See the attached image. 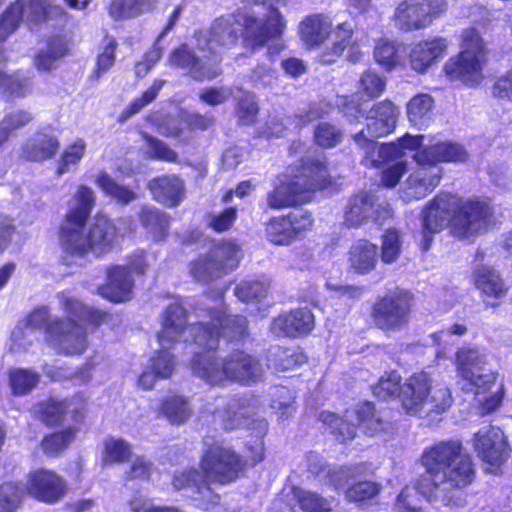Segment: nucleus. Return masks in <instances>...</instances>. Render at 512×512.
Segmentation results:
<instances>
[{"label":"nucleus","instance_id":"nucleus-34","mask_svg":"<svg viewBox=\"0 0 512 512\" xmlns=\"http://www.w3.org/2000/svg\"><path fill=\"white\" fill-rule=\"evenodd\" d=\"M147 188L156 202L168 208L177 207L185 197L184 181L175 174L154 177Z\"/></svg>","mask_w":512,"mask_h":512},{"label":"nucleus","instance_id":"nucleus-33","mask_svg":"<svg viewBox=\"0 0 512 512\" xmlns=\"http://www.w3.org/2000/svg\"><path fill=\"white\" fill-rule=\"evenodd\" d=\"M379 249L368 239L355 240L346 253L347 269L356 275H367L377 267Z\"/></svg>","mask_w":512,"mask_h":512},{"label":"nucleus","instance_id":"nucleus-45","mask_svg":"<svg viewBox=\"0 0 512 512\" xmlns=\"http://www.w3.org/2000/svg\"><path fill=\"white\" fill-rule=\"evenodd\" d=\"M292 494L303 512H332L333 498H326L316 491L294 486Z\"/></svg>","mask_w":512,"mask_h":512},{"label":"nucleus","instance_id":"nucleus-22","mask_svg":"<svg viewBox=\"0 0 512 512\" xmlns=\"http://www.w3.org/2000/svg\"><path fill=\"white\" fill-rule=\"evenodd\" d=\"M315 326V317L307 307H298L280 313L273 318L271 330L289 338H299L309 335Z\"/></svg>","mask_w":512,"mask_h":512},{"label":"nucleus","instance_id":"nucleus-6","mask_svg":"<svg viewBox=\"0 0 512 512\" xmlns=\"http://www.w3.org/2000/svg\"><path fill=\"white\" fill-rule=\"evenodd\" d=\"M287 28V22L276 7L271 6L263 18L253 10L241 7L229 15L226 26L218 39L219 46L233 48L241 41L242 46L254 53L280 40Z\"/></svg>","mask_w":512,"mask_h":512},{"label":"nucleus","instance_id":"nucleus-26","mask_svg":"<svg viewBox=\"0 0 512 512\" xmlns=\"http://www.w3.org/2000/svg\"><path fill=\"white\" fill-rule=\"evenodd\" d=\"M400 115L399 107L386 98L375 102L368 111L366 132L372 138H382L394 132Z\"/></svg>","mask_w":512,"mask_h":512},{"label":"nucleus","instance_id":"nucleus-21","mask_svg":"<svg viewBox=\"0 0 512 512\" xmlns=\"http://www.w3.org/2000/svg\"><path fill=\"white\" fill-rule=\"evenodd\" d=\"M189 312L180 303L173 302L166 306L162 313L161 327L157 333V340L161 345H173L179 342L184 333L189 330L191 339L189 342L194 343L193 324L188 323Z\"/></svg>","mask_w":512,"mask_h":512},{"label":"nucleus","instance_id":"nucleus-54","mask_svg":"<svg viewBox=\"0 0 512 512\" xmlns=\"http://www.w3.org/2000/svg\"><path fill=\"white\" fill-rule=\"evenodd\" d=\"M21 9V0H13L0 13V43L6 41L21 26Z\"/></svg>","mask_w":512,"mask_h":512},{"label":"nucleus","instance_id":"nucleus-32","mask_svg":"<svg viewBox=\"0 0 512 512\" xmlns=\"http://www.w3.org/2000/svg\"><path fill=\"white\" fill-rule=\"evenodd\" d=\"M376 198L366 190L352 194L343 209V225L358 229L365 225L375 212Z\"/></svg>","mask_w":512,"mask_h":512},{"label":"nucleus","instance_id":"nucleus-36","mask_svg":"<svg viewBox=\"0 0 512 512\" xmlns=\"http://www.w3.org/2000/svg\"><path fill=\"white\" fill-rule=\"evenodd\" d=\"M387 79L378 71L373 69H365L359 76L357 88L353 95L348 96L350 103L354 102L357 97L356 110L362 111L361 102H371L380 98L386 91Z\"/></svg>","mask_w":512,"mask_h":512},{"label":"nucleus","instance_id":"nucleus-62","mask_svg":"<svg viewBox=\"0 0 512 512\" xmlns=\"http://www.w3.org/2000/svg\"><path fill=\"white\" fill-rule=\"evenodd\" d=\"M118 43L115 38H110L102 48V51L97 55L95 61L94 73L100 76L106 73L114 65L116 61V50Z\"/></svg>","mask_w":512,"mask_h":512},{"label":"nucleus","instance_id":"nucleus-27","mask_svg":"<svg viewBox=\"0 0 512 512\" xmlns=\"http://www.w3.org/2000/svg\"><path fill=\"white\" fill-rule=\"evenodd\" d=\"M295 178L300 181L302 188L307 190L309 201L314 192L328 189L335 183L329 173L328 162L314 158L301 160Z\"/></svg>","mask_w":512,"mask_h":512},{"label":"nucleus","instance_id":"nucleus-5","mask_svg":"<svg viewBox=\"0 0 512 512\" xmlns=\"http://www.w3.org/2000/svg\"><path fill=\"white\" fill-rule=\"evenodd\" d=\"M66 318L51 319L45 307L33 310L28 324L44 328L46 342L65 356L82 355L88 348L87 331L93 332L112 321V314L106 310L88 306L75 298L63 302Z\"/></svg>","mask_w":512,"mask_h":512},{"label":"nucleus","instance_id":"nucleus-47","mask_svg":"<svg viewBox=\"0 0 512 512\" xmlns=\"http://www.w3.org/2000/svg\"><path fill=\"white\" fill-rule=\"evenodd\" d=\"M434 108V99L427 93L413 96L406 105V114L409 122L414 126H422L429 119Z\"/></svg>","mask_w":512,"mask_h":512},{"label":"nucleus","instance_id":"nucleus-58","mask_svg":"<svg viewBox=\"0 0 512 512\" xmlns=\"http://www.w3.org/2000/svg\"><path fill=\"white\" fill-rule=\"evenodd\" d=\"M238 219V208L227 206L216 213L207 216L206 226L214 233L222 234L230 231Z\"/></svg>","mask_w":512,"mask_h":512},{"label":"nucleus","instance_id":"nucleus-3","mask_svg":"<svg viewBox=\"0 0 512 512\" xmlns=\"http://www.w3.org/2000/svg\"><path fill=\"white\" fill-rule=\"evenodd\" d=\"M95 204L93 190L80 185L57 231L61 258L66 265L85 259L89 254L103 258L117 246L122 236L115 220L105 213L97 212L88 224Z\"/></svg>","mask_w":512,"mask_h":512},{"label":"nucleus","instance_id":"nucleus-31","mask_svg":"<svg viewBox=\"0 0 512 512\" xmlns=\"http://www.w3.org/2000/svg\"><path fill=\"white\" fill-rule=\"evenodd\" d=\"M468 158L469 154L462 144L452 141H440L427 145L414 157V161L438 167V163H464Z\"/></svg>","mask_w":512,"mask_h":512},{"label":"nucleus","instance_id":"nucleus-51","mask_svg":"<svg viewBox=\"0 0 512 512\" xmlns=\"http://www.w3.org/2000/svg\"><path fill=\"white\" fill-rule=\"evenodd\" d=\"M382 490V485L373 480H359L353 482L345 490L347 501L363 505L377 498Z\"/></svg>","mask_w":512,"mask_h":512},{"label":"nucleus","instance_id":"nucleus-2","mask_svg":"<svg viewBox=\"0 0 512 512\" xmlns=\"http://www.w3.org/2000/svg\"><path fill=\"white\" fill-rule=\"evenodd\" d=\"M418 461L424 472L416 478L414 488L421 496L449 507L466 504L465 490L476 479V466L462 440L435 441L422 450Z\"/></svg>","mask_w":512,"mask_h":512},{"label":"nucleus","instance_id":"nucleus-17","mask_svg":"<svg viewBox=\"0 0 512 512\" xmlns=\"http://www.w3.org/2000/svg\"><path fill=\"white\" fill-rule=\"evenodd\" d=\"M473 449L478 458L490 470H499L510 458L512 449L504 431L495 425H488L476 431L472 438Z\"/></svg>","mask_w":512,"mask_h":512},{"label":"nucleus","instance_id":"nucleus-4","mask_svg":"<svg viewBox=\"0 0 512 512\" xmlns=\"http://www.w3.org/2000/svg\"><path fill=\"white\" fill-rule=\"evenodd\" d=\"M493 223L494 208L489 198L440 191L423 209L419 246L421 251H428L435 234L445 228L454 238L467 240L487 232Z\"/></svg>","mask_w":512,"mask_h":512},{"label":"nucleus","instance_id":"nucleus-55","mask_svg":"<svg viewBox=\"0 0 512 512\" xmlns=\"http://www.w3.org/2000/svg\"><path fill=\"white\" fill-rule=\"evenodd\" d=\"M343 137L342 129L328 121L319 122L313 131V141L322 149L337 147L342 143Z\"/></svg>","mask_w":512,"mask_h":512},{"label":"nucleus","instance_id":"nucleus-42","mask_svg":"<svg viewBox=\"0 0 512 512\" xmlns=\"http://www.w3.org/2000/svg\"><path fill=\"white\" fill-rule=\"evenodd\" d=\"M159 413L171 424L182 425L190 418L191 409L186 397L171 395L161 400Z\"/></svg>","mask_w":512,"mask_h":512},{"label":"nucleus","instance_id":"nucleus-52","mask_svg":"<svg viewBox=\"0 0 512 512\" xmlns=\"http://www.w3.org/2000/svg\"><path fill=\"white\" fill-rule=\"evenodd\" d=\"M357 425L363 427L365 432L374 435L384 429L383 421L378 416L375 404L371 401H362L353 409Z\"/></svg>","mask_w":512,"mask_h":512},{"label":"nucleus","instance_id":"nucleus-39","mask_svg":"<svg viewBox=\"0 0 512 512\" xmlns=\"http://www.w3.org/2000/svg\"><path fill=\"white\" fill-rule=\"evenodd\" d=\"M403 44L385 37L379 38L373 49L374 61L385 72H392L403 64Z\"/></svg>","mask_w":512,"mask_h":512},{"label":"nucleus","instance_id":"nucleus-48","mask_svg":"<svg viewBox=\"0 0 512 512\" xmlns=\"http://www.w3.org/2000/svg\"><path fill=\"white\" fill-rule=\"evenodd\" d=\"M401 387V375L397 370H390L383 373L378 381L372 385L371 390L378 400L398 399L400 401Z\"/></svg>","mask_w":512,"mask_h":512},{"label":"nucleus","instance_id":"nucleus-37","mask_svg":"<svg viewBox=\"0 0 512 512\" xmlns=\"http://www.w3.org/2000/svg\"><path fill=\"white\" fill-rule=\"evenodd\" d=\"M473 283L481 294L489 298L500 299L508 293L504 278L493 266L481 265L474 269Z\"/></svg>","mask_w":512,"mask_h":512},{"label":"nucleus","instance_id":"nucleus-46","mask_svg":"<svg viewBox=\"0 0 512 512\" xmlns=\"http://www.w3.org/2000/svg\"><path fill=\"white\" fill-rule=\"evenodd\" d=\"M0 89L12 99L25 98L33 90V80L19 72L0 71Z\"/></svg>","mask_w":512,"mask_h":512},{"label":"nucleus","instance_id":"nucleus-44","mask_svg":"<svg viewBox=\"0 0 512 512\" xmlns=\"http://www.w3.org/2000/svg\"><path fill=\"white\" fill-rule=\"evenodd\" d=\"M307 360L308 357L305 351L299 346H277L270 359L273 368L278 372H286L299 368L305 364Z\"/></svg>","mask_w":512,"mask_h":512},{"label":"nucleus","instance_id":"nucleus-14","mask_svg":"<svg viewBox=\"0 0 512 512\" xmlns=\"http://www.w3.org/2000/svg\"><path fill=\"white\" fill-rule=\"evenodd\" d=\"M88 410L87 398L81 393H76L65 398L50 396L37 402L34 406V416L44 426L54 428L62 426L67 415H70L71 425L83 424Z\"/></svg>","mask_w":512,"mask_h":512},{"label":"nucleus","instance_id":"nucleus-60","mask_svg":"<svg viewBox=\"0 0 512 512\" xmlns=\"http://www.w3.org/2000/svg\"><path fill=\"white\" fill-rule=\"evenodd\" d=\"M322 420L324 423L332 425V433L340 443L345 444L355 438L357 431L355 424L329 412L322 413Z\"/></svg>","mask_w":512,"mask_h":512},{"label":"nucleus","instance_id":"nucleus-10","mask_svg":"<svg viewBox=\"0 0 512 512\" xmlns=\"http://www.w3.org/2000/svg\"><path fill=\"white\" fill-rule=\"evenodd\" d=\"M415 307V294L408 288L395 286L376 296L369 317L376 329L385 334L397 333L408 328Z\"/></svg>","mask_w":512,"mask_h":512},{"label":"nucleus","instance_id":"nucleus-61","mask_svg":"<svg viewBox=\"0 0 512 512\" xmlns=\"http://www.w3.org/2000/svg\"><path fill=\"white\" fill-rule=\"evenodd\" d=\"M175 358L165 348L158 349L150 358V369H152L160 379H168L172 376L175 369Z\"/></svg>","mask_w":512,"mask_h":512},{"label":"nucleus","instance_id":"nucleus-38","mask_svg":"<svg viewBox=\"0 0 512 512\" xmlns=\"http://www.w3.org/2000/svg\"><path fill=\"white\" fill-rule=\"evenodd\" d=\"M79 425H68L46 433L40 441L42 452L49 458L61 456L76 439Z\"/></svg>","mask_w":512,"mask_h":512},{"label":"nucleus","instance_id":"nucleus-29","mask_svg":"<svg viewBox=\"0 0 512 512\" xmlns=\"http://www.w3.org/2000/svg\"><path fill=\"white\" fill-rule=\"evenodd\" d=\"M307 190L303 189L298 179L281 180L266 194L269 209L282 210L308 203Z\"/></svg>","mask_w":512,"mask_h":512},{"label":"nucleus","instance_id":"nucleus-25","mask_svg":"<svg viewBox=\"0 0 512 512\" xmlns=\"http://www.w3.org/2000/svg\"><path fill=\"white\" fill-rule=\"evenodd\" d=\"M105 282L98 293L112 303H123L132 298L134 280L124 265L113 264L106 268Z\"/></svg>","mask_w":512,"mask_h":512},{"label":"nucleus","instance_id":"nucleus-8","mask_svg":"<svg viewBox=\"0 0 512 512\" xmlns=\"http://www.w3.org/2000/svg\"><path fill=\"white\" fill-rule=\"evenodd\" d=\"M454 363L457 375L465 381L464 390L473 395L477 414L484 417L497 412L506 397V388L499 380V373H475L474 370L480 368L485 359L472 347L458 348Z\"/></svg>","mask_w":512,"mask_h":512},{"label":"nucleus","instance_id":"nucleus-19","mask_svg":"<svg viewBox=\"0 0 512 512\" xmlns=\"http://www.w3.org/2000/svg\"><path fill=\"white\" fill-rule=\"evenodd\" d=\"M335 40L333 43L323 49L319 54V62L324 65L336 63L347 51V60L353 64L361 61L363 53L360 48V41L354 37L355 30L347 22L338 23L333 28Z\"/></svg>","mask_w":512,"mask_h":512},{"label":"nucleus","instance_id":"nucleus-28","mask_svg":"<svg viewBox=\"0 0 512 512\" xmlns=\"http://www.w3.org/2000/svg\"><path fill=\"white\" fill-rule=\"evenodd\" d=\"M417 167L406 179L405 194L409 200H421L440 184L442 169L430 164L416 163Z\"/></svg>","mask_w":512,"mask_h":512},{"label":"nucleus","instance_id":"nucleus-49","mask_svg":"<svg viewBox=\"0 0 512 512\" xmlns=\"http://www.w3.org/2000/svg\"><path fill=\"white\" fill-rule=\"evenodd\" d=\"M95 183L102 192L121 205H127L136 199V193L128 186L119 184L109 174L102 172L97 175Z\"/></svg>","mask_w":512,"mask_h":512},{"label":"nucleus","instance_id":"nucleus-30","mask_svg":"<svg viewBox=\"0 0 512 512\" xmlns=\"http://www.w3.org/2000/svg\"><path fill=\"white\" fill-rule=\"evenodd\" d=\"M298 36L306 48L321 47L333 32V21L325 13H313L305 16L298 25Z\"/></svg>","mask_w":512,"mask_h":512},{"label":"nucleus","instance_id":"nucleus-1","mask_svg":"<svg viewBox=\"0 0 512 512\" xmlns=\"http://www.w3.org/2000/svg\"><path fill=\"white\" fill-rule=\"evenodd\" d=\"M252 466L264 460L265 449L262 441L249 446ZM249 466V460L224 440L207 437L199 456L198 467L187 466L173 472L171 485L175 491L188 492L191 498L200 504H217L219 494L212 484L226 486L243 477Z\"/></svg>","mask_w":512,"mask_h":512},{"label":"nucleus","instance_id":"nucleus-35","mask_svg":"<svg viewBox=\"0 0 512 512\" xmlns=\"http://www.w3.org/2000/svg\"><path fill=\"white\" fill-rule=\"evenodd\" d=\"M21 4L22 22L25 18L29 25L38 26L50 21L55 25H64L68 20L64 8L49 0H21Z\"/></svg>","mask_w":512,"mask_h":512},{"label":"nucleus","instance_id":"nucleus-11","mask_svg":"<svg viewBox=\"0 0 512 512\" xmlns=\"http://www.w3.org/2000/svg\"><path fill=\"white\" fill-rule=\"evenodd\" d=\"M207 316L208 322H196L192 327L194 344L201 347V351L217 352L221 338L234 343L249 336V322L242 314L229 313L226 307H209Z\"/></svg>","mask_w":512,"mask_h":512},{"label":"nucleus","instance_id":"nucleus-59","mask_svg":"<svg viewBox=\"0 0 512 512\" xmlns=\"http://www.w3.org/2000/svg\"><path fill=\"white\" fill-rule=\"evenodd\" d=\"M143 139L148 147L151 159L167 163H177L179 156L167 143L148 133L143 134Z\"/></svg>","mask_w":512,"mask_h":512},{"label":"nucleus","instance_id":"nucleus-24","mask_svg":"<svg viewBox=\"0 0 512 512\" xmlns=\"http://www.w3.org/2000/svg\"><path fill=\"white\" fill-rule=\"evenodd\" d=\"M448 44L443 36L421 39L414 43L408 54L411 69L418 74L426 73L436 61L444 57Z\"/></svg>","mask_w":512,"mask_h":512},{"label":"nucleus","instance_id":"nucleus-13","mask_svg":"<svg viewBox=\"0 0 512 512\" xmlns=\"http://www.w3.org/2000/svg\"><path fill=\"white\" fill-rule=\"evenodd\" d=\"M240 246L232 239H222L205 254L189 263V274L197 282L209 283L223 277L239 264Z\"/></svg>","mask_w":512,"mask_h":512},{"label":"nucleus","instance_id":"nucleus-41","mask_svg":"<svg viewBox=\"0 0 512 512\" xmlns=\"http://www.w3.org/2000/svg\"><path fill=\"white\" fill-rule=\"evenodd\" d=\"M35 120V115L28 109L17 108L4 114L0 120V148L17 131L30 126Z\"/></svg>","mask_w":512,"mask_h":512},{"label":"nucleus","instance_id":"nucleus-16","mask_svg":"<svg viewBox=\"0 0 512 512\" xmlns=\"http://www.w3.org/2000/svg\"><path fill=\"white\" fill-rule=\"evenodd\" d=\"M447 9L445 0H403L395 9L393 19L404 32H413L429 27Z\"/></svg>","mask_w":512,"mask_h":512},{"label":"nucleus","instance_id":"nucleus-12","mask_svg":"<svg viewBox=\"0 0 512 512\" xmlns=\"http://www.w3.org/2000/svg\"><path fill=\"white\" fill-rule=\"evenodd\" d=\"M488 49L475 27L462 31L460 51L444 64L443 71L450 80H459L474 86L483 79V68L487 63Z\"/></svg>","mask_w":512,"mask_h":512},{"label":"nucleus","instance_id":"nucleus-50","mask_svg":"<svg viewBox=\"0 0 512 512\" xmlns=\"http://www.w3.org/2000/svg\"><path fill=\"white\" fill-rule=\"evenodd\" d=\"M155 0H112L109 14L115 20L137 17L153 8Z\"/></svg>","mask_w":512,"mask_h":512},{"label":"nucleus","instance_id":"nucleus-40","mask_svg":"<svg viewBox=\"0 0 512 512\" xmlns=\"http://www.w3.org/2000/svg\"><path fill=\"white\" fill-rule=\"evenodd\" d=\"M138 219L154 241H164L169 235L171 217L164 211L144 205L140 208Z\"/></svg>","mask_w":512,"mask_h":512},{"label":"nucleus","instance_id":"nucleus-64","mask_svg":"<svg viewBox=\"0 0 512 512\" xmlns=\"http://www.w3.org/2000/svg\"><path fill=\"white\" fill-rule=\"evenodd\" d=\"M128 506L131 512H185L177 506L148 504L142 497L130 499Z\"/></svg>","mask_w":512,"mask_h":512},{"label":"nucleus","instance_id":"nucleus-53","mask_svg":"<svg viewBox=\"0 0 512 512\" xmlns=\"http://www.w3.org/2000/svg\"><path fill=\"white\" fill-rule=\"evenodd\" d=\"M132 446L122 438H108L103 443L102 461L104 464H124L132 457Z\"/></svg>","mask_w":512,"mask_h":512},{"label":"nucleus","instance_id":"nucleus-9","mask_svg":"<svg viewBox=\"0 0 512 512\" xmlns=\"http://www.w3.org/2000/svg\"><path fill=\"white\" fill-rule=\"evenodd\" d=\"M68 491L65 479L53 469L36 468L22 481H4L0 484V512H17L26 495L47 505L63 499Z\"/></svg>","mask_w":512,"mask_h":512},{"label":"nucleus","instance_id":"nucleus-18","mask_svg":"<svg viewBox=\"0 0 512 512\" xmlns=\"http://www.w3.org/2000/svg\"><path fill=\"white\" fill-rule=\"evenodd\" d=\"M210 54L213 63L205 65L186 43H182L171 51L169 62L174 67L186 70L193 80L203 82L213 80L222 73L221 57L212 50Z\"/></svg>","mask_w":512,"mask_h":512},{"label":"nucleus","instance_id":"nucleus-15","mask_svg":"<svg viewBox=\"0 0 512 512\" xmlns=\"http://www.w3.org/2000/svg\"><path fill=\"white\" fill-rule=\"evenodd\" d=\"M314 225L310 211L296 209L284 215L272 216L264 225L267 241L276 246H289L302 238Z\"/></svg>","mask_w":512,"mask_h":512},{"label":"nucleus","instance_id":"nucleus-56","mask_svg":"<svg viewBox=\"0 0 512 512\" xmlns=\"http://www.w3.org/2000/svg\"><path fill=\"white\" fill-rule=\"evenodd\" d=\"M39 376L25 368H15L9 371V386L16 396L28 394L38 383Z\"/></svg>","mask_w":512,"mask_h":512},{"label":"nucleus","instance_id":"nucleus-63","mask_svg":"<svg viewBox=\"0 0 512 512\" xmlns=\"http://www.w3.org/2000/svg\"><path fill=\"white\" fill-rule=\"evenodd\" d=\"M404 154L402 146L397 140L381 143L378 147V159L374 160V167L380 168L386 164L400 161Z\"/></svg>","mask_w":512,"mask_h":512},{"label":"nucleus","instance_id":"nucleus-23","mask_svg":"<svg viewBox=\"0 0 512 512\" xmlns=\"http://www.w3.org/2000/svg\"><path fill=\"white\" fill-rule=\"evenodd\" d=\"M59 149L60 141L55 134L38 129L22 142L18 157L25 162L43 163L53 159Z\"/></svg>","mask_w":512,"mask_h":512},{"label":"nucleus","instance_id":"nucleus-20","mask_svg":"<svg viewBox=\"0 0 512 512\" xmlns=\"http://www.w3.org/2000/svg\"><path fill=\"white\" fill-rule=\"evenodd\" d=\"M432 377L429 372L418 370L410 374L400 391V404L409 415L419 416L428 403L432 391Z\"/></svg>","mask_w":512,"mask_h":512},{"label":"nucleus","instance_id":"nucleus-7","mask_svg":"<svg viewBox=\"0 0 512 512\" xmlns=\"http://www.w3.org/2000/svg\"><path fill=\"white\" fill-rule=\"evenodd\" d=\"M191 367L194 374L217 386L227 382L251 385L260 381L264 373L260 359L243 349H235L223 359L216 352L199 351L194 354Z\"/></svg>","mask_w":512,"mask_h":512},{"label":"nucleus","instance_id":"nucleus-57","mask_svg":"<svg viewBox=\"0 0 512 512\" xmlns=\"http://www.w3.org/2000/svg\"><path fill=\"white\" fill-rule=\"evenodd\" d=\"M402 251L400 232L395 228H388L381 237L380 258L384 264L396 262Z\"/></svg>","mask_w":512,"mask_h":512},{"label":"nucleus","instance_id":"nucleus-43","mask_svg":"<svg viewBox=\"0 0 512 512\" xmlns=\"http://www.w3.org/2000/svg\"><path fill=\"white\" fill-rule=\"evenodd\" d=\"M87 145L82 138H77L67 144L60 153L55 175L62 176L77 169L86 154Z\"/></svg>","mask_w":512,"mask_h":512}]
</instances>
